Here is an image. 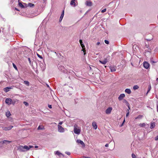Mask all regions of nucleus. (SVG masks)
Segmentation results:
<instances>
[{
  "label": "nucleus",
  "instance_id": "f257e3e1",
  "mask_svg": "<svg viewBox=\"0 0 158 158\" xmlns=\"http://www.w3.org/2000/svg\"><path fill=\"white\" fill-rule=\"evenodd\" d=\"M110 56H107L106 57L104 58L103 60H99V62L102 64H105L110 61Z\"/></svg>",
  "mask_w": 158,
  "mask_h": 158
},
{
  "label": "nucleus",
  "instance_id": "f03ea898",
  "mask_svg": "<svg viewBox=\"0 0 158 158\" xmlns=\"http://www.w3.org/2000/svg\"><path fill=\"white\" fill-rule=\"evenodd\" d=\"M74 132L75 134L79 135L80 134L81 132V130L80 128H78L76 127L75 126H74Z\"/></svg>",
  "mask_w": 158,
  "mask_h": 158
},
{
  "label": "nucleus",
  "instance_id": "7ed1b4c3",
  "mask_svg": "<svg viewBox=\"0 0 158 158\" xmlns=\"http://www.w3.org/2000/svg\"><path fill=\"white\" fill-rule=\"evenodd\" d=\"M58 69L62 72L65 73L66 72V69H65L64 67L62 65L58 64Z\"/></svg>",
  "mask_w": 158,
  "mask_h": 158
},
{
  "label": "nucleus",
  "instance_id": "20e7f679",
  "mask_svg": "<svg viewBox=\"0 0 158 158\" xmlns=\"http://www.w3.org/2000/svg\"><path fill=\"white\" fill-rule=\"evenodd\" d=\"M11 142L10 141L5 140L2 141H1L0 142V145H2L4 144L7 145V144L10 143Z\"/></svg>",
  "mask_w": 158,
  "mask_h": 158
},
{
  "label": "nucleus",
  "instance_id": "39448f33",
  "mask_svg": "<svg viewBox=\"0 0 158 158\" xmlns=\"http://www.w3.org/2000/svg\"><path fill=\"white\" fill-rule=\"evenodd\" d=\"M58 131L60 132H63L64 131V128L60 125L58 126Z\"/></svg>",
  "mask_w": 158,
  "mask_h": 158
},
{
  "label": "nucleus",
  "instance_id": "423d86ee",
  "mask_svg": "<svg viewBox=\"0 0 158 158\" xmlns=\"http://www.w3.org/2000/svg\"><path fill=\"white\" fill-rule=\"evenodd\" d=\"M13 127V126H11L8 127H2V128L3 130L5 131H9L11 130Z\"/></svg>",
  "mask_w": 158,
  "mask_h": 158
},
{
  "label": "nucleus",
  "instance_id": "0eeeda50",
  "mask_svg": "<svg viewBox=\"0 0 158 158\" xmlns=\"http://www.w3.org/2000/svg\"><path fill=\"white\" fill-rule=\"evenodd\" d=\"M12 99L10 98H7L6 99L5 102L8 105H10L12 102Z\"/></svg>",
  "mask_w": 158,
  "mask_h": 158
},
{
  "label": "nucleus",
  "instance_id": "6e6552de",
  "mask_svg": "<svg viewBox=\"0 0 158 158\" xmlns=\"http://www.w3.org/2000/svg\"><path fill=\"white\" fill-rule=\"evenodd\" d=\"M81 45L82 48V49L81 50V51L83 52H84V55H85L86 54V50L85 45L83 44H81Z\"/></svg>",
  "mask_w": 158,
  "mask_h": 158
},
{
  "label": "nucleus",
  "instance_id": "1a4fd4ad",
  "mask_svg": "<svg viewBox=\"0 0 158 158\" xmlns=\"http://www.w3.org/2000/svg\"><path fill=\"white\" fill-rule=\"evenodd\" d=\"M112 110V108L111 107H109L105 111L106 113L107 114H110L111 113Z\"/></svg>",
  "mask_w": 158,
  "mask_h": 158
},
{
  "label": "nucleus",
  "instance_id": "9d476101",
  "mask_svg": "<svg viewBox=\"0 0 158 158\" xmlns=\"http://www.w3.org/2000/svg\"><path fill=\"white\" fill-rule=\"evenodd\" d=\"M34 147L33 146H29V147L25 146H23L24 149L25 150V151L29 150L31 148H33Z\"/></svg>",
  "mask_w": 158,
  "mask_h": 158
},
{
  "label": "nucleus",
  "instance_id": "9b49d317",
  "mask_svg": "<svg viewBox=\"0 0 158 158\" xmlns=\"http://www.w3.org/2000/svg\"><path fill=\"white\" fill-rule=\"evenodd\" d=\"M77 142L78 144H81L83 147H85V144L84 142L80 139H77Z\"/></svg>",
  "mask_w": 158,
  "mask_h": 158
},
{
  "label": "nucleus",
  "instance_id": "f8f14e48",
  "mask_svg": "<svg viewBox=\"0 0 158 158\" xmlns=\"http://www.w3.org/2000/svg\"><path fill=\"white\" fill-rule=\"evenodd\" d=\"M144 67L146 69H148L149 67V64L147 62H144L143 63Z\"/></svg>",
  "mask_w": 158,
  "mask_h": 158
},
{
  "label": "nucleus",
  "instance_id": "ddd939ff",
  "mask_svg": "<svg viewBox=\"0 0 158 158\" xmlns=\"http://www.w3.org/2000/svg\"><path fill=\"white\" fill-rule=\"evenodd\" d=\"M110 69L111 72H114L116 71V67L114 66H110Z\"/></svg>",
  "mask_w": 158,
  "mask_h": 158
},
{
  "label": "nucleus",
  "instance_id": "4468645a",
  "mask_svg": "<svg viewBox=\"0 0 158 158\" xmlns=\"http://www.w3.org/2000/svg\"><path fill=\"white\" fill-rule=\"evenodd\" d=\"M125 95L124 94H121L118 97V99L119 101H121L123 99V98L125 97Z\"/></svg>",
  "mask_w": 158,
  "mask_h": 158
},
{
  "label": "nucleus",
  "instance_id": "2eb2a0df",
  "mask_svg": "<svg viewBox=\"0 0 158 158\" xmlns=\"http://www.w3.org/2000/svg\"><path fill=\"white\" fill-rule=\"evenodd\" d=\"M18 149L20 152H25V150L24 149L23 146H19L18 147Z\"/></svg>",
  "mask_w": 158,
  "mask_h": 158
},
{
  "label": "nucleus",
  "instance_id": "dca6fc26",
  "mask_svg": "<svg viewBox=\"0 0 158 158\" xmlns=\"http://www.w3.org/2000/svg\"><path fill=\"white\" fill-rule=\"evenodd\" d=\"M64 10H63L62 14H61V15L60 16V18L59 19V22H60L62 21V20L63 18V17L64 16Z\"/></svg>",
  "mask_w": 158,
  "mask_h": 158
},
{
  "label": "nucleus",
  "instance_id": "f3484780",
  "mask_svg": "<svg viewBox=\"0 0 158 158\" xmlns=\"http://www.w3.org/2000/svg\"><path fill=\"white\" fill-rule=\"evenodd\" d=\"M11 89L12 88L10 87H7L4 88V90L5 92H7L9 91L10 89Z\"/></svg>",
  "mask_w": 158,
  "mask_h": 158
},
{
  "label": "nucleus",
  "instance_id": "a211bd4d",
  "mask_svg": "<svg viewBox=\"0 0 158 158\" xmlns=\"http://www.w3.org/2000/svg\"><path fill=\"white\" fill-rule=\"evenodd\" d=\"M125 91L126 93H127L128 94H130L131 93V91L130 89H126Z\"/></svg>",
  "mask_w": 158,
  "mask_h": 158
},
{
  "label": "nucleus",
  "instance_id": "6ab92c4d",
  "mask_svg": "<svg viewBox=\"0 0 158 158\" xmlns=\"http://www.w3.org/2000/svg\"><path fill=\"white\" fill-rule=\"evenodd\" d=\"M155 126V123L154 122L151 123L150 125V128L151 129H152L154 128Z\"/></svg>",
  "mask_w": 158,
  "mask_h": 158
},
{
  "label": "nucleus",
  "instance_id": "aec40b11",
  "mask_svg": "<svg viewBox=\"0 0 158 158\" xmlns=\"http://www.w3.org/2000/svg\"><path fill=\"white\" fill-rule=\"evenodd\" d=\"M86 5L88 6H91L92 5V3L90 1H87L86 2Z\"/></svg>",
  "mask_w": 158,
  "mask_h": 158
},
{
  "label": "nucleus",
  "instance_id": "412c9836",
  "mask_svg": "<svg viewBox=\"0 0 158 158\" xmlns=\"http://www.w3.org/2000/svg\"><path fill=\"white\" fill-rule=\"evenodd\" d=\"M38 130L44 129V127L43 125H39L37 128Z\"/></svg>",
  "mask_w": 158,
  "mask_h": 158
},
{
  "label": "nucleus",
  "instance_id": "4be33fe9",
  "mask_svg": "<svg viewBox=\"0 0 158 158\" xmlns=\"http://www.w3.org/2000/svg\"><path fill=\"white\" fill-rule=\"evenodd\" d=\"M75 0H72L70 2V5H73L74 6H75L76 4L75 3Z\"/></svg>",
  "mask_w": 158,
  "mask_h": 158
},
{
  "label": "nucleus",
  "instance_id": "5701e85b",
  "mask_svg": "<svg viewBox=\"0 0 158 158\" xmlns=\"http://www.w3.org/2000/svg\"><path fill=\"white\" fill-rule=\"evenodd\" d=\"M11 115V114L9 111H8L6 113V115L7 118L9 117Z\"/></svg>",
  "mask_w": 158,
  "mask_h": 158
},
{
  "label": "nucleus",
  "instance_id": "b1692460",
  "mask_svg": "<svg viewBox=\"0 0 158 158\" xmlns=\"http://www.w3.org/2000/svg\"><path fill=\"white\" fill-rule=\"evenodd\" d=\"M92 125L95 129H96L97 128V126L96 123L95 122L93 123Z\"/></svg>",
  "mask_w": 158,
  "mask_h": 158
},
{
  "label": "nucleus",
  "instance_id": "393cba45",
  "mask_svg": "<svg viewBox=\"0 0 158 158\" xmlns=\"http://www.w3.org/2000/svg\"><path fill=\"white\" fill-rule=\"evenodd\" d=\"M23 83L25 84L27 86H29L30 83L29 82L27 81H23Z\"/></svg>",
  "mask_w": 158,
  "mask_h": 158
},
{
  "label": "nucleus",
  "instance_id": "a878e982",
  "mask_svg": "<svg viewBox=\"0 0 158 158\" xmlns=\"http://www.w3.org/2000/svg\"><path fill=\"white\" fill-rule=\"evenodd\" d=\"M28 6L30 7H34L35 6V5L34 4L31 3H29L28 4Z\"/></svg>",
  "mask_w": 158,
  "mask_h": 158
},
{
  "label": "nucleus",
  "instance_id": "bb28decb",
  "mask_svg": "<svg viewBox=\"0 0 158 158\" xmlns=\"http://www.w3.org/2000/svg\"><path fill=\"white\" fill-rule=\"evenodd\" d=\"M19 6L21 8H24V6L23 5L21 2H19Z\"/></svg>",
  "mask_w": 158,
  "mask_h": 158
},
{
  "label": "nucleus",
  "instance_id": "cd10ccee",
  "mask_svg": "<svg viewBox=\"0 0 158 158\" xmlns=\"http://www.w3.org/2000/svg\"><path fill=\"white\" fill-rule=\"evenodd\" d=\"M145 124L144 123H142V124H141V123H140V124H139V125L138 126H140L141 127H144L145 126Z\"/></svg>",
  "mask_w": 158,
  "mask_h": 158
},
{
  "label": "nucleus",
  "instance_id": "c85d7f7f",
  "mask_svg": "<svg viewBox=\"0 0 158 158\" xmlns=\"http://www.w3.org/2000/svg\"><path fill=\"white\" fill-rule=\"evenodd\" d=\"M139 88V86L137 85H135L133 87V89L134 90L138 89Z\"/></svg>",
  "mask_w": 158,
  "mask_h": 158
},
{
  "label": "nucleus",
  "instance_id": "c756f323",
  "mask_svg": "<svg viewBox=\"0 0 158 158\" xmlns=\"http://www.w3.org/2000/svg\"><path fill=\"white\" fill-rule=\"evenodd\" d=\"M123 102L124 103H125L127 104H127H129V103L127 102V101L126 99H124L123 100Z\"/></svg>",
  "mask_w": 158,
  "mask_h": 158
},
{
  "label": "nucleus",
  "instance_id": "7c9ffc66",
  "mask_svg": "<svg viewBox=\"0 0 158 158\" xmlns=\"http://www.w3.org/2000/svg\"><path fill=\"white\" fill-rule=\"evenodd\" d=\"M126 111H127V114L126 115V117H127L129 115V110H127Z\"/></svg>",
  "mask_w": 158,
  "mask_h": 158
},
{
  "label": "nucleus",
  "instance_id": "2f4dec72",
  "mask_svg": "<svg viewBox=\"0 0 158 158\" xmlns=\"http://www.w3.org/2000/svg\"><path fill=\"white\" fill-rule=\"evenodd\" d=\"M142 116L141 115H139L138 117H136L135 119H141L142 118Z\"/></svg>",
  "mask_w": 158,
  "mask_h": 158
},
{
  "label": "nucleus",
  "instance_id": "473e14b6",
  "mask_svg": "<svg viewBox=\"0 0 158 158\" xmlns=\"http://www.w3.org/2000/svg\"><path fill=\"white\" fill-rule=\"evenodd\" d=\"M23 103L26 106H28L29 104L27 102L25 101H24V102H23Z\"/></svg>",
  "mask_w": 158,
  "mask_h": 158
},
{
  "label": "nucleus",
  "instance_id": "72a5a7b5",
  "mask_svg": "<svg viewBox=\"0 0 158 158\" xmlns=\"http://www.w3.org/2000/svg\"><path fill=\"white\" fill-rule=\"evenodd\" d=\"M13 65L14 67V68L16 70H17V67L16 65L14 64L13 63Z\"/></svg>",
  "mask_w": 158,
  "mask_h": 158
},
{
  "label": "nucleus",
  "instance_id": "f704fd0d",
  "mask_svg": "<svg viewBox=\"0 0 158 158\" xmlns=\"http://www.w3.org/2000/svg\"><path fill=\"white\" fill-rule=\"evenodd\" d=\"M94 151L95 152H99V149L98 148H95L94 149Z\"/></svg>",
  "mask_w": 158,
  "mask_h": 158
},
{
  "label": "nucleus",
  "instance_id": "c9c22d12",
  "mask_svg": "<svg viewBox=\"0 0 158 158\" xmlns=\"http://www.w3.org/2000/svg\"><path fill=\"white\" fill-rule=\"evenodd\" d=\"M56 154L58 155H60V154H62L60 152L58 151H57L56 152Z\"/></svg>",
  "mask_w": 158,
  "mask_h": 158
},
{
  "label": "nucleus",
  "instance_id": "e433bc0d",
  "mask_svg": "<svg viewBox=\"0 0 158 158\" xmlns=\"http://www.w3.org/2000/svg\"><path fill=\"white\" fill-rule=\"evenodd\" d=\"M37 56L40 58L41 59H43V57L41 56L39 54L37 53Z\"/></svg>",
  "mask_w": 158,
  "mask_h": 158
},
{
  "label": "nucleus",
  "instance_id": "4c0bfd02",
  "mask_svg": "<svg viewBox=\"0 0 158 158\" xmlns=\"http://www.w3.org/2000/svg\"><path fill=\"white\" fill-rule=\"evenodd\" d=\"M131 156L132 158H136V157L134 154H132Z\"/></svg>",
  "mask_w": 158,
  "mask_h": 158
},
{
  "label": "nucleus",
  "instance_id": "58836bf2",
  "mask_svg": "<svg viewBox=\"0 0 158 158\" xmlns=\"http://www.w3.org/2000/svg\"><path fill=\"white\" fill-rule=\"evenodd\" d=\"M106 8H105L101 10V12L102 13L105 12L106 11Z\"/></svg>",
  "mask_w": 158,
  "mask_h": 158
},
{
  "label": "nucleus",
  "instance_id": "ea45409f",
  "mask_svg": "<svg viewBox=\"0 0 158 158\" xmlns=\"http://www.w3.org/2000/svg\"><path fill=\"white\" fill-rule=\"evenodd\" d=\"M105 43L106 44H109V41L108 40H105Z\"/></svg>",
  "mask_w": 158,
  "mask_h": 158
},
{
  "label": "nucleus",
  "instance_id": "a19ab883",
  "mask_svg": "<svg viewBox=\"0 0 158 158\" xmlns=\"http://www.w3.org/2000/svg\"><path fill=\"white\" fill-rule=\"evenodd\" d=\"M151 88V85H150L148 87V91H147V94L150 91Z\"/></svg>",
  "mask_w": 158,
  "mask_h": 158
},
{
  "label": "nucleus",
  "instance_id": "79ce46f5",
  "mask_svg": "<svg viewBox=\"0 0 158 158\" xmlns=\"http://www.w3.org/2000/svg\"><path fill=\"white\" fill-rule=\"evenodd\" d=\"M155 140L156 141L158 140V135L155 138Z\"/></svg>",
  "mask_w": 158,
  "mask_h": 158
},
{
  "label": "nucleus",
  "instance_id": "37998d69",
  "mask_svg": "<svg viewBox=\"0 0 158 158\" xmlns=\"http://www.w3.org/2000/svg\"><path fill=\"white\" fill-rule=\"evenodd\" d=\"M28 61H29V62L30 64H31V61L30 58H28Z\"/></svg>",
  "mask_w": 158,
  "mask_h": 158
},
{
  "label": "nucleus",
  "instance_id": "c03bdc74",
  "mask_svg": "<svg viewBox=\"0 0 158 158\" xmlns=\"http://www.w3.org/2000/svg\"><path fill=\"white\" fill-rule=\"evenodd\" d=\"M79 42H80V44H83L82 41V40H79Z\"/></svg>",
  "mask_w": 158,
  "mask_h": 158
},
{
  "label": "nucleus",
  "instance_id": "a18cd8bd",
  "mask_svg": "<svg viewBox=\"0 0 158 158\" xmlns=\"http://www.w3.org/2000/svg\"><path fill=\"white\" fill-rule=\"evenodd\" d=\"M65 153L66 154H67L68 155H69L70 154V152H66Z\"/></svg>",
  "mask_w": 158,
  "mask_h": 158
},
{
  "label": "nucleus",
  "instance_id": "49530a36",
  "mask_svg": "<svg viewBox=\"0 0 158 158\" xmlns=\"http://www.w3.org/2000/svg\"><path fill=\"white\" fill-rule=\"evenodd\" d=\"M63 123V122H60L59 123V124L58 125H61Z\"/></svg>",
  "mask_w": 158,
  "mask_h": 158
},
{
  "label": "nucleus",
  "instance_id": "de8ad7c7",
  "mask_svg": "<svg viewBox=\"0 0 158 158\" xmlns=\"http://www.w3.org/2000/svg\"><path fill=\"white\" fill-rule=\"evenodd\" d=\"M48 107L50 108H52V106L51 105H48Z\"/></svg>",
  "mask_w": 158,
  "mask_h": 158
},
{
  "label": "nucleus",
  "instance_id": "09e8293b",
  "mask_svg": "<svg viewBox=\"0 0 158 158\" xmlns=\"http://www.w3.org/2000/svg\"><path fill=\"white\" fill-rule=\"evenodd\" d=\"M100 44V42H98L96 44L97 45H99Z\"/></svg>",
  "mask_w": 158,
  "mask_h": 158
},
{
  "label": "nucleus",
  "instance_id": "8fccbe9b",
  "mask_svg": "<svg viewBox=\"0 0 158 158\" xmlns=\"http://www.w3.org/2000/svg\"><path fill=\"white\" fill-rule=\"evenodd\" d=\"M127 106H128V110H129L130 109V106H129V104L128 105H127Z\"/></svg>",
  "mask_w": 158,
  "mask_h": 158
},
{
  "label": "nucleus",
  "instance_id": "3c124183",
  "mask_svg": "<svg viewBox=\"0 0 158 158\" xmlns=\"http://www.w3.org/2000/svg\"><path fill=\"white\" fill-rule=\"evenodd\" d=\"M105 146L106 147H108V144H106L105 145Z\"/></svg>",
  "mask_w": 158,
  "mask_h": 158
},
{
  "label": "nucleus",
  "instance_id": "603ef678",
  "mask_svg": "<svg viewBox=\"0 0 158 158\" xmlns=\"http://www.w3.org/2000/svg\"><path fill=\"white\" fill-rule=\"evenodd\" d=\"M125 119H124V121H123V123H122V125H121V126H123V123H124V122H125Z\"/></svg>",
  "mask_w": 158,
  "mask_h": 158
},
{
  "label": "nucleus",
  "instance_id": "864d4df0",
  "mask_svg": "<svg viewBox=\"0 0 158 158\" xmlns=\"http://www.w3.org/2000/svg\"><path fill=\"white\" fill-rule=\"evenodd\" d=\"M157 111L158 112V105L157 106Z\"/></svg>",
  "mask_w": 158,
  "mask_h": 158
},
{
  "label": "nucleus",
  "instance_id": "5fc2aeb1",
  "mask_svg": "<svg viewBox=\"0 0 158 158\" xmlns=\"http://www.w3.org/2000/svg\"><path fill=\"white\" fill-rule=\"evenodd\" d=\"M54 53L57 56H58V54L56 52H54Z\"/></svg>",
  "mask_w": 158,
  "mask_h": 158
},
{
  "label": "nucleus",
  "instance_id": "6e6d98bb",
  "mask_svg": "<svg viewBox=\"0 0 158 158\" xmlns=\"http://www.w3.org/2000/svg\"><path fill=\"white\" fill-rule=\"evenodd\" d=\"M82 158H90V157H84Z\"/></svg>",
  "mask_w": 158,
  "mask_h": 158
},
{
  "label": "nucleus",
  "instance_id": "4d7b16f0",
  "mask_svg": "<svg viewBox=\"0 0 158 158\" xmlns=\"http://www.w3.org/2000/svg\"><path fill=\"white\" fill-rule=\"evenodd\" d=\"M38 148V146L37 145L35 146V148Z\"/></svg>",
  "mask_w": 158,
  "mask_h": 158
},
{
  "label": "nucleus",
  "instance_id": "13d9d810",
  "mask_svg": "<svg viewBox=\"0 0 158 158\" xmlns=\"http://www.w3.org/2000/svg\"><path fill=\"white\" fill-rule=\"evenodd\" d=\"M42 65H43V63H42L41 64H40V66L41 67V66H42Z\"/></svg>",
  "mask_w": 158,
  "mask_h": 158
},
{
  "label": "nucleus",
  "instance_id": "bf43d9fd",
  "mask_svg": "<svg viewBox=\"0 0 158 158\" xmlns=\"http://www.w3.org/2000/svg\"><path fill=\"white\" fill-rule=\"evenodd\" d=\"M156 81H158V78H157L156 79Z\"/></svg>",
  "mask_w": 158,
  "mask_h": 158
},
{
  "label": "nucleus",
  "instance_id": "052dcab7",
  "mask_svg": "<svg viewBox=\"0 0 158 158\" xmlns=\"http://www.w3.org/2000/svg\"><path fill=\"white\" fill-rule=\"evenodd\" d=\"M15 9H16V10H18L16 8H15Z\"/></svg>",
  "mask_w": 158,
  "mask_h": 158
},
{
  "label": "nucleus",
  "instance_id": "680f3d73",
  "mask_svg": "<svg viewBox=\"0 0 158 158\" xmlns=\"http://www.w3.org/2000/svg\"><path fill=\"white\" fill-rule=\"evenodd\" d=\"M1 29H0V32H1Z\"/></svg>",
  "mask_w": 158,
  "mask_h": 158
},
{
  "label": "nucleus",
  "instance_id": "e2e57ef3",
  "mask_svg": "<svg viewBox=\"0 0 158 158\" xmlns=\"http://www.w3.org/2000/svg\"><path fill=\"white\" fill-rule=\"evenodd\" d=\"M59 55H60V53H59Z\"/></svg>",
  "mask_w": 158,
  "mask_h": 158
}]
</instances>
